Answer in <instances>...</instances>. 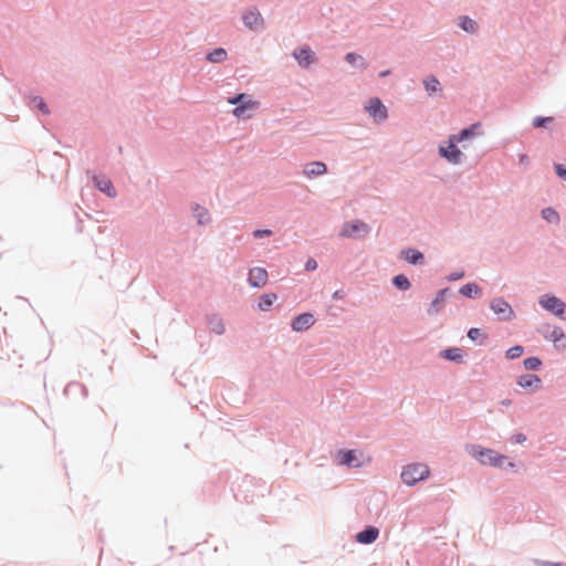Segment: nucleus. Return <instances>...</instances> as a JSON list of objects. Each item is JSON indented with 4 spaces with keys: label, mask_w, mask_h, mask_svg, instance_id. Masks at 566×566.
Here are the masks:
<instances>
[{
    "label": "nucleus",
    "mask_w": 566,
    "mask_h": 566,
    "mask_svg": "<svg viewBox=\"0 0 566 566\" xmlns=\"http://www.w3.org/2000/svg\"><path fill=\"white\" fill-rule=\"evenodd\" d=\"M430 474L428 465L423 463H412L405 465L401 471V479L407 485H415L424 480Z\"/></svg>",
    "instance_id": "f257e3e1"
},
{
    "label": "nucleus",
    "mask_w": 566,
    "mask_h": 566,
    "mask_svg": "<svg viewBox=\"0 0 566 566\" xmlns=\"http://www.w3.org/2000/svg\"><path fill=\"white\" fill-rule=\"evenodd\" d=\"M470 453L484 465L502 467L506 460L505 455L479 446H472Z\"/></svg>",
    "instance_id": "f03ea898"
},
{
    "label": "nucleus",
    "mask_w": 566,
    "mask_h": 566,
    "mask_svg": "<svg viewBox=\"0 0 566 566\" xmlns=\"http://www.w3.org/2000/svg\"><path fill=\"white\" fill-rule=\"evenodd\" d=\"M539 304L545 310H547L548 312H552L556 316H563L564 314H566V304L556 296L542 295L539 297Z\"/></svg>",
    "instance_id": "7ed1b4c3"
},
{
    "label": "nucleus",
    "mask_w": 566,
    "mask_h": 566,
    "mask_svg": "<svg viewBox=\"0 0 566 566\" xmlns=\"http://www.w3.org/2000/svg\"><path fill=\"white\" fill-rule=\"evenodd\" d=\"M368 232H369V227L365 222L356 220L353 222L345 223L343 226L339 234L342 237H347V238H358V237H364Z\"/></svg>",
    "instance_id": "20e7f679"
},
{
    "label": "nucleus",
    "mask_w": 566,
    "mask_h": 566,
    "mask_svg": "<svg viewBox=\"0 0 566 566\" xmlns=\"http://www.w3.org/2000/svg\"><path fill=\"white\" fill-rule=\"evenodd\" d=\"M365 108L376 122H384L388 117L386 106L377 97L370 98Z\"/></svg>",
    "instance_id": "39448f33"
},
{
    "label": "nucleus",
    "mask_w": 566,
    "mask_h": 566,
    "mask_svg": "<svg viewBox=\"0 0 566 566\" xmlns=\"http://www.w3.org/2000/svg\"><path fill=\"white\" fill-rule=\"evenodd\" d=\"M458 142H452V136L449 138V145L447 147L441 146L439 154L452 164H459L462 158V153L457 147Z\"/></svg>",
    "instance_id": "423d86ee"
},
{
    "label": "nucleus",
    "mask_w": 566,
    "mask_h": 566,
    "mask_svg": "<svg viewBox=\"0 0 566 566\" xmlns=\"http://www.w3.org/2000/svg\"><path fill=\"white\" fill-rule=\"evenodd\" d=\"M337 460L339 464L350 468H359L363 464L360 461V453L356 450L338 451Z\"/></svg>",
    "instance_id": "0eeeda50"
},
{
    "label": "nucleus",
    "mask_w": 566,
    "mask_h": 566,
    "mask_svg": "<svg viewBox=\"0 0 566 566\" xmlns=\"http://www.w3.org/2000/svg\"><path fill=\"white\" fill-rule=\"evenodd\" d=\"M315 323L314 315L311 313H303L297 315L291 324V327L295 332H303L312 327Z\"/></svg>",
    "instance_id": "6e6552de"
},
{
    "label": "nucleus",
    "mask_w": 566,
    "mask_h": 566,
    "mask_svg": "<svg viewBox=\"0 0 566 566\" xmlns=\"http://www.w3.org/2000/svg\"><path fill=\"white\" fill-rule=\"evenodd\" d=\"M268 272L263 268H253L249 272V283L253 287H262L268 282Z\"/></svg>",
    "instance_id": "1a4fd4ad"
},
{
    "label": "nucleus",
    "mask_w": 566,
    "mask_h": 566,
    "mask_svg": "<svg viewBox=\"0 0 566 566\" xmlns=\"http://www.w3.org/2000/svg\"><path fill=\"white\" fill-rule=\"evenodd\" d=\"M517 385L524 389L538 390L542 387V379L537 375L525 374L517 378Z\"/></svg>",
    "instance_id": "9d476101"
},
{
    "label": "nucleus",
    "mask_w": 566,
    "mask_h": 566,
    "mask_svg": "<svg viewBox=\"0 0 566 566\" xmlns=\"http://www.w3.org/2000/svg\"><path fill=\"white\" fill-rule=\"evenodd\" d=\"M293 56L302 67H308L315 61V54L308 46L294 51Z\"/></svg>",
    "instance_id": "9b49d317"
},
{
    "label": "nucleus",
    "mask_w": 566,
    "mask_h": 566,
    "mask_svg": "<svg viewBox=\"0 0 566 566\" xmlns=\"http://www.w3.org/2000/svg\"><path fill=\"white\" fill-rule=\"evenodd\" d=\"M491 308L495 314L502 315L504 319L511 318L513 315L510 304L501 297L494 298L491 302Z\"/></svg>",
    "instance_id": "f8f14e48"
},
{
    "label": "nucleus",
    "mask_w": 566,
    "mask_h": 566,
    "mask_svg": "<svg viewBox=\"0 0 566 566\" xmlns=\"http://www.w3.org/2000/svg\"><path fill=\"white\" fill-rule=\"evenodd\" d=\"M482 124L480 122L472 124L470 127L462 129L459 134L452 135V142H463L470 137L479 136L482 134L481 132Z\"/></svg>",
    "instance_id": "ddd939ff"
},
{
    "label": "nucleus",
    "mask_w": 566,
    "mask_h": 566,
    "mask_svg": "<svg viewBox=\"0 0 566 566\" xmlns=\"http://www.w3.org/2000/svg\"><path fill=\"white\" fill-rule=\"evenodd\" d=\"M242 19L244 24L251 30H256L263 24V19L260 12L255 9L244 12Z\"/></svg>",
    "instance_id": "4468645a"
},
{
    "label": "nucleus",
    "mask_w": 566,
    "mask_h": 566,
    "mask_svg": "<svg viewBox=\"0 0 566 566\" xmlns=\"http://www.w3.org/2000/svg\"><path fill=\"white\" fill-rule=\"evenodd\" d=\"M93 182L102 192L106 193L108 197H116V190L108 178L94 176Z\"/></svg>",
    "instance_id": "2eb2a0df"
},
{
    "label": "nucleus",
    "mask_w": 566,
    "mask_h": 566,
    "mask_svg": "<svg viewBox=\"0 0 566 566\" xmlns=\"http://www.w3.org/2000/svg\"><path fill=\"white\" fill-rule=\"evenodd\" d=\"M326 171H327V167L322 161L310 163V164L305 165V167L303 169V174L308 178L322 176Z\"/></svg>",
    "instance_id": "dca6fc26"
},
{
    "label": "nucleus",
    "mask_w": 566,
    "mask_h": 566,
    "mask_svg": "<svg viewBox=\"0 0 566 566\" xmlns=\"http://www.w3.org/2000/svg\"><path fill=\"white\" fill-rule=\"evenodd\" d=\"M379 535V531L376 527H368L356 535V541L360 544L374 543Z\"/></svg>",
    "instance_id": "f3484780"
},
{
    "label": "nucleus",
    "mask_w": 566,
    "mask_h": 566,
    "mask_svg": "<svg viewBox=\"0 0 566 566\" xmlns=\"http://www.w3.org/2000/svg\"><path fill=\"white\" fill-rule=\"evenodd\" d=\"M259 102L253 99H248L247 102L242 103L241 105H238L233 109V115L235 117H243L245 115L247 111H254L259 107Z\"/></svg>",
    "instance_id": "a211bd4d"
},
{
    "label": "nucleus",
    "mask_w": 566,
    "mask_h": 566,
    "mask_svg": "<svg viewBox=\"0 0 566 566\" xmlns=\"http://www.w3.org/2000/svg\"><path fill=\"white\" fill-rule=\"evenodd\" d=\"M192 211L197 222L200 226L207 224L210 221V214L206 208L200 207L199 205H195L192 207Z\"/></svg>",
    "instance_id": "6ab92c4d"
},
{
    "label": "nucleus",
    "mask_w": 566,
    "mask_h": 566,
    "mask_svg": "<svg viewBox=\"0 0 566 566\" xmlns=\"http://www.w3.org/2000/svg\"><path fill=\"white\" fill-rule=\"evenodd\" d=\"M447 292L448 290L444 289L437 294L436 298L432 301L430 305V308L428 310L429 314L433 315L439 312V310L442 307L444 303Z\"/></svg>",
    "instance_id": "aec40b11"
},
{
    "label": "nucleus",
    "mask_w": 566,
    "mask_h": 566,
    "mask_svg": "<svg viewBox=\"0 0 566 566\" xmlns=\"http://www.w3.org/2000/svg\"><path fill=\"white\" fill-rule=\"evenodd\" d=\"M441 356L448 360L461 361L463 358V352L459 347H452L441 352Z\"/></svg>",
    "instance_id": "412c9836"
},
{
    "label": "nucleus",
    "mask_w": 566,
    "mask_h": 566,
    "mask_svg": "<svg viewBox=\"0 0 566 566\" xmlns=\"http://www.w3.org/2000/svg\"><path fill=\"white\" fill-rule=\"evenodd\" d=\"M460 293L467 297H475L481 295V289L475 283H468L460 289Z\"/></svg>",
    "instance_id": "4be33fe9"
},
{
    "label": "nucleus",
    "mask_w": 566,
    "mask_h": 566,
    "mask_svg": "<svg viewBox=\"0 0 566 566\" xmlns=\"http://www.w3.org/2000/svg\"><path fill=\"white\" fill-rule=\"evenodd\" d=\"M401 255L406 261H408L411 264H416L423 259L422 253L413 249L402 251Z\"/></svg>",
    "instance_id": "5701e85b"
},
{
    "label": "nucleus",
    "mask_w": 566,
    "mask_h": 566,
    "mask_svg": "<svg viewBox=\"0 0 566 566\" xmlns=\"http://www.w3.org/2000/svg\"><path fill=\"white\" fill-rule=\"evenodd\" d=\"M227 59V51L222 48L216 49L207 54V60L211 63H220Z\"/></svg>",
    "instance_id": "b1692460"
},
{
    "label": "nucleus",
    "mask_w": 566,
    "mask_h": 566,
    "mask_svg": "<svg viewBox=\"0 0 566 566\" xmlns=\"http://www.w3.org/2000/svg\"><path fill=\"white\" fill-rule=\"evenodd\" d=\"M459 25L461 29H463L465 32L474 33L478 31V24L474 20L470 19L469 17H460Z\"/></svg>",
    "instance_id": "393cba45"
},
{
    "label": "nucleus",
    "mask_w": 566,
    "mask_h": 566,
    "mask_svg": "<svg viewBox=\"0 0 566 566\" xmlns=\"http://www.w3.org/2000/svg\"><path fill=\"white\" fill-rule=\"evenodd\" d=\"M276 298H277L276 294H274V293L262 295L260 303H259V308L261 311H268L272 306V304L276 301Z\"/></svg>",
    "instance_id": "a878e982"
},
{
    "label": "nucleus",
    "mask_w": 566,
    "mask_h": 566,
    "mask_svg": "<svg viewBox=\"0 0 566 566\" xmlns=\"http://www.w3.org/2000/svg\"><path fill=\"white\" fill-rule=\"evenodd\" d=\"M426 91L431 95L439 91L440 82L434 76H429L423 81Z\"/></svg>",
    "instance_id": "bb28decb"
},
{
    "label": "nucleus",
    "mask_w": 566,
    "mask_h": 566,
    "mask_svg": "<svg viewBox=\"0 0 566 566\" xmlns=\"http://www.w3.org/2000/svg\"><path fill=\"white\" fill-rule=\"evenodd\" d=\"M394 284L399 289V290H408L410 287V282L408 280V277L403 274H399V275H396L394 277Z\"/></svg>",
    "instance_id": "cd10ccee"
},
{
    "label": "nucleus",
    "mask_w": 566,
    "mask_h": 566,
    "mask_svg": "<svg viewBox=\"0 0 566 566\" xmlns=\"http://www.w3.org/2000/svg\"><path fill=\"white\" fill-rule=\"evenodd\" d=\"M523 365L527 370H536L542 365V361L537 357H528L524 359Z\"/></svg>",
    "instance_id": "c85d7f7f"
},
{
    "label": "nucleus",
    "mask_w": 566,
    "mask_h": 566,
    "mask_svg": "<svg viewBox=\"0 0 566 566\" xmlns=\"http://www.w3.org/2000/svg\"><path fill=\"white\" fill-rule=\"evenodd\" d=\"M542 217L548 222H557L559 220L558 213L552 208L544 209Z\"/></svg>",
    "instance_id": "c756f323"
},
{
    "label": "nucleus",
    "mask_w": 566,
    "mask_h": 566,
    "mask_svg": "<svg viewBox=\"0 0 566 566\" xmlns=\"http://www.w3.org/2000/svg\"><path fill=\"white\" fill-rule=\"evenodd\" d=\"M345 59L350 64H357L358 63L361 67L366 66L363 56H360V55H358L356 53H353V52L347 53Z\"/></svg>",
    "instance_id": "7c9ffc66"
},
{
    "label": "nucleus",
    "mask_w": 566,
    "mask_h": 566,
    "mask_svg": "<svg viewBox=\"0 0 566 566\" xmlns=\"http://www.w3.org/2000/svg\"><path fill=\"white\" fill-rule=\"evenodd\" d=\"M524 353V348L520 345L517 346H514V347H511L507 352H506V357L509 359H515V358H518L523 355Z\"/></svg>",
    "instance_id": "2f4dec72"
},
{
    "label": "nucleus",
    "mask_w": 566,
    "mask_h": 566,
    "mask_svg": "<svg viewBox=\"0 0 566 566\" xmlns=\"http://www.w3.org/2000/svg\"><path fill=\"white\" fill-rule=\"evenodd\" d=\"M247 101H248V99H247V96H245V94H243V93L238 94V95H235V96H233V97L228 98V103H229V104L237 105V106H238V105H241L242 103H244V102H247Z\"/></svg>",
    "instance_id": "473e14b6"
},
{
    "label": "nucleus",
    "mask_w": 566,
    "mask_h": 566,
    "mask_svg": "<svg viewBox=\"0 0 566 566\" xmlns=\"http://www.w3.org/2000/svg\"><path fill=\"white\" fill-rule=\"evenodd\" d=\"M211 328L217 334H222L224 332V325L221 319L216 318L211 322Z\"/></svg>",
    "instance_id": "72a5a7b5"
},
{
    "label": "nucleus",
    "mask_w": 566,
    "mask_h": 566,
    "mask_svg": "<svg viewBox=\"0 0 566 566\" xmlns=\"http://www.w3.org/2000/svg\"><path fill=\"white\" fill-rule=\"evenodd\" d=\"M565 335L562 328L555 327L552 332V340L554 343H558L559 340L564 339Z\"/></svg>",
    "instance_id": "f704fd0d"
},
{
    "label": "nucleus",
    "mask_w": 566,
    "mask_h": 566,
    "mask_svg": "<svg viewBox=\"0 0 566 566\" xmlns=\"http://www.w3.org/2000/svg\"><path fill=\"white\" fill-rule=\"evenodd\" d=\"M552 120V117H536L533 120V125L534 127H544L547 123H551Z\"/></svg>",
    "instance_id": "c9c22d12"
},
{
    "label": "nucleus",
    "mask_w": 566,
    "mask_h": 566,
    "mask_svg": "<svg viewBox=\"0 0 566 566\" xmlns=\"http://www.w3.org/2000/svg\"><path fill=\"white\" fill-rule=\"evenodd\" d=\"M468 337L471 339V340H476L478 338L480 337H484L481 329L479 328H470L469 332H468Z\"/></svg>",
    "instance_id": "e433bc0d"
},
{
    "label": "nucleus",
    "mask_w": 566,
    "mask_h": 566,
    "mask_svg": "<svg viewBox=\"0 0 566 566\" xmlns=\"http://www.w3.org/2000/svg\"><path fill=\"white\" fill-rule=\"evenodd\" d=\"M34 102L36 103V107H38L41 112H43V113H45V114H48V113H49V109H48V107H46V105H45V103L43 102V99H42V98H34Z\"/></svg>",
    "instance_id": "4c0bfd02"
},
{
    "label": "nucleus",
    "mask_w": 566,
    "mask_h": 566,
    "mask_svg": "<svg viewBox=\"0 0 566 566\" xmlns=\"http://www.w3.org/2000/svg\"><path fill=\"white\" fill-rule=\"evenodd\" d=\"M317 268V262L314 259L307 260L305 263V270L306 271H314Z\"/></svg>",
    "instance_id": "58836bf2"
},
{
    "label": "nucleus",
    "mask_w": 566,
    "mask_h": 566,
    "mask_svg": "<svg viewBox=\"0 0 566 566\" xmlns=\"http://www.w3.org/2000/svg\"><path fill=\"white\" fill-rule=\"evenodd\" d=\"M511 440L513 443H523L526 440V437L523 433H517V434H514L511 438Z\"/></svg>",
    "instance_id": "ea45409f"
},
{
    "label": "nucleus",
    "mask_w": 566,
    "mask_h": 566,
    "mask_svg": "<svg viewBox=\"0 0 566 566\" xmlns=\"http://www.w3.org/2000/svg\"><path fill=\"white\" fill-rule=\"evenodd\" d=\"M556 174L560 177V178H564L566 180V167H564L563 165H556Z\"/></svg>",
    "instance_id": "a19ab883"
},
{
    "label": "nucleus",
    "mask_w": 566,
    "mask_h": 566,
    "mask_svg": "<svg viewBox=\"0 0 566 566\" xmlns=\"http://www.w3.org/2000/svg\"><path fill=\"white\" fill-rule=\"evenodd\" d=\"M464 276V272L463 271H460V272H454V273H451L449 275V280L450 281H457V280H460Z\"/></svg>",
    "instance_id": "79ce46f5"
},
{
    "label": "nucleus",
    "mask_w": 566,
    "mask_h": 566,
    "mask_svg": "<svg viewBox=\"0 0 566 566\" xmlns=\"http://www.w3.org/2000/svg\"><path fill=\"white\" fill-rule=\"evenodd\" d=\"M271 230H256L254 231V237L255 238H260V237H263V235H271Z\"/></svg>",
    "instance_id": "37998d69"
},
{
    "label": "nucleus",
    "mask_w": 566,
    "mask_h": 566,
    "mask_svg": "<svg viewBox=\"0 0 566 566\" xmlns=\"http://www.w3.org/2000/svg\"><path fill=\"white\" fill-rule=\"evenodd\" d=\"M388 74H389V71H385V72H381V73H380V76H386V75H388Z\"/></svg>",
    "instance_id": "c03bdc74"
},
{
    "label": "nucleus",
    "mask_w": 566,
    "mask_h": 566,
    "mask_svg": "<svg viewBox=\"0 0 566 566\" xmlns=\"http://www.w3.org/2000/svg\"><path fill=\"white\" fill-rule=\"evenodd\" d=\"M511 403V400H504L503 401V405H510Z\"/></svg>",
    "instance_id": "a18cd8bd"
},
{
    "label": "nucleus",
    "mask_w": 566,
    "mask_h": 566,
    "mask_svg": "<svg viewBox=\"0 0 566 566\" xmlns=\"http://www.w3.org/2000/svg\"><path fill=\"white\" fill-rule=\"evenodd\" d=\"M525 159H526V156H525V155H523V156L521 157V161H525Z\"/></svg>",
    "instance_id": "49530a36"
},
{
    "label": "nucleus",
    "mask_w": 566,
    "mask_h": 566,
    "mask_svg": "<svg viewBox=\"0 0 566 566\" xmlns=\"http://www.w3.org/2000/svg\"><path fill=\"white\" fill-rule=\"evenodd\" d=\"M514 465H515V464H514L513 462H509V467H510V468H514Z\"/></svg>",
    "instance_id": "de8ad7c7"
}]
</instances>
